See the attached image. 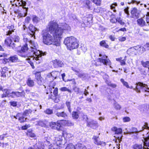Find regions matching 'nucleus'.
Here are the masks:
<instances>
[{"label":"nucleus","instance_id":"f257e3e1","mask_svg":"<svg viewBox=\"0 0 149 149\" xmlns=\"http://www.w3.org/2000/svg\"><path fill=\"white\" fill-rule=\"evenodd\" d=\"M42 32V35L43 38V42L45 44L48 45L53 44L57 46L60 45V42L59 40H56L54 36L45 31L43 30Z\"/></svg>","mask_w":149,"mask_h":149},{"label":"nucleus","instance_id":"f03ea898","mask_svg":"<svg viewBox=\"0 0 149 149\" xmlns=\"http://www.w3.org/2000/svg\"><path fill=\"white\" fill-rule=\"evenodd\" d=\"M31 47V49L30 50L33 53V54L35 55V56L33 57V59L37 64H39L42 61L41 56L45 55L46 53L43 52L42 51L38 50L36 48V47L34 45H33L34 47H33V45Z\"/></svg>","mask_w":149,"mask_h":149},{"label":"nucleus","instance_id":"7ed1b4c3","mask_svg":"<svg viewBox=\"0 0 149 149\" xmlns=\"http://www.w3.org/2000/svg\"><path fill=\"white\" fill-rule=\"evenodd\" d=\"M64 43L70 50L77 48L79 46L77 39L72 36L66 38L64 40Z\"/></svg>","mask_w":149,"mask_h":149},{"label":"nucleus","instance_id":"20e7f679","mask_svg":"<svg viewBox=\"0 0 149 149\" xmlns=\"http://www.w3.org/2000/svg\"><path fill=\"white\" fill-rule=\"evenodd\" d=\"M20 40V38L18 36H15L12 37V39L9 38H8L6 39L4 41L5 44L14 50H16L17 49V47L20 46H17L16 44L13 42L12 40L15 42L19 43Z\"/></svg>","mask_w":149,"mask_h":149},{"label":"nucleus","instance_id":"39448f33","mask_svg":"<svg viewBox=\"0 0 149 149\" xmlns=\"http://www.w3.org/2000/svg\"><path fill=\"white\" fill-rule=\"evenodd\" d=\"M147 136L144 139L143 142V146L141 144H135L133 146L134 149H149V134H146Z\"/></svg>","mask_w":149,"mask_h":149},{"label":"nucleus","instance_id":"423d86ee","mask_svg":"<svg viewBox=\"0 0 149 149\" xmlns=\"http://www.w3.org/2000/svg\"><path fill=\"white\" fill-rule=\"evenodd\" d=\"M136 86L135 88H134V90L137 92L140 93L141 90L143 92H149V88L148 87L147 85L140 82L136 83Z\"/></svg>","mask_w":149,"mask_h":149},{"label":"nucleus","instance_id":"0eeeda50","mask_svg":"<svg viewBox=\"0 0 149 149\" xmlns=\"http://www.w3.org/2000/svg\"><path fill=\"white\" fill-rule=\"evenodd\" d=\"M111 130L112 131L115 132L116 136H114L117 139L119 142L120 143L121 141L122 135H121L122 133V129L121 128H118L116 127H114L112 128Z\"/></svg>","mask_w":149,"mask_h":149},{"label":"nucleus","instance_id":"6e6552de","mask_svg":"<svg viewBox=\"0 0 149 149\" xmlns=\"http://www.w3.org/2000/svg\"><path fill=\"white\" fill-rule=\"evenodd\" d=\"M48 26L49 31L52 34L54 33L55 30L59 26V25L54 21L50 22Z\"/></svg>","mask_w":149,"mask_h":149},{"label":"nucleus","instance_id":"1a4fd4ad","mask_svg":"<svg viewBox=\"0 0 149 149\" xmlns=\"http://www.w3.org/2000/svg\"><path fill=\"white\" fill-rule=\"evenodd\" d=\"M33 74L35 75V78L36 79L38 84L39 85H43L44 82L43 79L41 77L40 72H33Z\"/></svg>","mask_w":149,"mask_h":149},{"label":"nucleus","instance_id":"9d476101","mask_svg":"<svg viewBox=\"0 0 149 149\" xmlns=\"http://www.w3.org/2000/svg\"><path fill=\"white\" fill-rule=\"evenodd\" d=\"M63 32V30L59 26L55 30L54 33H53V34H54L53 36L54 38H56V39H55L56 40H59L60 41V39L61 37V36H62Z\"/></svg>","mask_w":149,"mask_h":149},{"label":"nucleus","instance_id":"9b49d317","mask_svg":"<svg viewBox=\"0 0 149 149\" xmlns=\"http://www.w3.org/2000/svg\"><path fill=\"white\" fill-rule=\"evenodd\" d=\"M25 93L24 91H23L21 92L17 91H13L10 93V96L12 98H14L15 97H24L25 96Z\"/></svg>","mask_w":149,"mask_h":149},{"label":"nucleus","instance_id":"f8f14e48","mask_svg":"<svg viewBox=\"0 0 149 149\" xmlns=\"http://www.w3.org/2000/svg\"><path fill=\"white\" fill-rule=\"evenodd\" d=\"M131 17L135 19H137L139 17L140 14L139 11L135 8H134L131 12Z\"/></svg>","mask_w":149,"mask_h":149},{"label":"nucleus","instance_id":"ddd939ff","mask_svg":"<svg viewBox=\"0 0 149 149\" xmlns=\"http://www.w3.org/2000/svg\"><path fill=\"white\" fill-rule=\"evenodd\" d=\"M29 31L28 32V34L29 35L31 36V37L34 36L35 32L36 31H38V30L37 28L34 26L32 24H30L29 26Z\"/></svg>","mask_w":149,"mask_h":149},{"label":"nucleus","instance_id":"4468645a","mask_svg":"<svg viewBox=\"0 0 149 149\" xmlns=\"http://www.w3.org/2000/svg\"><path fill=\"white\" fill-rule=\"evenodd\" d=\"M108 57L105 55H103L102 58H99L98 60L100 62L102 63L103 64L107 65H110L111 63L109 59H107Z\"/></svg>","mask_w":149,"mask_h":149},{"label":"nucleus","instance_id":"2eb2a0df","mask_svg":"<svg viewBox=\"0 0 149 149\" xmlns=\"http://www.w3.org/2000/svg\"><path fill=\"white\" fill-rule=\"evenodd\" d=\"M55 115L59 117H62L66 118L68 117V115L66 112L64 111H61L56 109L54 111Z\"/></svg>","mask_w":149,"mask_h":149},{"label":"nucleus","instance_id":"dca6fc26","mask_svg":"<svg viewBox=\"0 0 149 149\" xmlns=\"http://www.w3.org/2000/svg\"><path fill=\"white\" fill-rule=\"evenodd\" d=\"M87 126L95 129L98 127V125L97 121L92 120L88 122Z\"/></svg>","mask_w":149,"mask_h":149},{"label":"nucleus","instance_id":"f3484780","mask_svg":"<svg viewBox=\"0 0 149 149\" xmlns=\"http://www.w3.org/2000/svg\"><path fill=\"white\" fill-rule=\"evenodd\" d=\"M56 72H52L47 74L46 79L49 81H53L56 77Z\"/></svg>","mask_w":149,"mask_h":149},{"label":"nucleus","instance_id":"a211bd4d","mask_svg":"<svg viewBox=\"0 0 149 149\" xmlns=\"http://www.w3.org/2000/svg\"><path fill=\"white\" fill-rule=\"evenodd\" d=\"M59 26L61 29L63 31H70V27L66 23H62L60 24Z\"/></svg>","mask_w":149,"mask_h":149},{"label":"nucleus","instance_id":"6ab92c4d","mask_svg":"<svg viewBox=\"0 0 149 149\" xmlns=\"http://www.w3.org/2000/svg\"><path fill=\"white\" fill-rule=\"evenodd\" d=\"M98 139L99 136H93L92 139L93 140L94 143L98 146H105L106 144L103 141H100Z\"/></svg>","mask_w":149,"mask_h":149},{"label":"nucleus","instance_id":"aec40b11","mask_svg":"<svg viewBox=\"0 0 149 149\" xmlns=\"http://www.w3.org/2000/svg\"><path fill=\"white\" fill-rule=\"evenodd\" d=\"M58 89L57 88H55L53 91V94L54 96L51 95L50 98L52 99L55 102H57L59 101V99L57 100V96H58Z\"/></svg>","mask_w":149,"mask_h":149},{"label":"nucleus","instance_id":"412c9836","mask_svg":"<svg viewBox=\"0 0 149 149\" xmlns=\"http://www.w3.org/2000/svg\"><path fill=\"white\" fill-rule=\"evenodd\" d=\"M53 65L55 68L58 67H62L64 66V64L63 62L59 60L56 59L53 61Z\"/></svg>","mask_w":149,"mask_h":149},{"label":"nucleus","instance_id":"4be33fe9","mask_svg":"<svg viewBox=\"0 0 149 149\" xmlns=\"http://www.w3.org/2000/svg\"><path fill=\"white\" fill-rule=\"evenodd\" d=\"M140 47H141V46L139 45H138L134 47H131L128 49L127 51V53L130 55L135 54V53H131V51H135V50L138 49Z\"/></svg>","mask_w":149,"mask_h":149},{"label":"nucleus","instance_id":"5701e85b","mask_svg":"<svg viewBox=\"0 0 149 149\" xmlns=\"http://www.w3.org/2000/svg\"><path fill=\"white\" fill-rule=\"evenodd\" d=\"M137 24L140 26L143 27L146 26V23L145 20L142 18L138 19L137 20Z\"/></svg>","mask_w":149,"mask_h":149},{"label":"nucleus","instance_id":"b1692460","mask_svg":"<svg viewBox=\"0 0 149 149\" xmlns=\"http://www.w3.org/2000/svg\"><path fill=\"white\" fill-rule=\"evenodd\" d=\"M10 72L8 70V68L6 67H4L2 69L1 72V76L4 77H6L7 76H8V74Z\"/></svg>","mask_w":149,"mask_h":149},{"label":"nucleus","instance_id":"393cba45","mask_svg":"<svg viewBox=\"0 0 149 149\" xmlns=\"http://www.w3.org/2000/svg\"><path fill=\"white\" fill-rule=\"evenodd\" d=\"M26 84L29 87H32L34 86L35 82L34 80L32 79L30 77H29L27 79Z\"/></svg>","mask_w":149,"mask_h":149},{"label":"nucleus","instance_id":"a878e982","mask_svg":"<svg viewBox=\"0 0 149 149\" xmlns=\"http://www.w3.org/2000/svg\"><path fill=\"white\" fill-rule=\"evenodd\" d=\"M23 8L24 9H25V12L23 13H19L18 15L17 16V17L18 18H19L23 17H25L26 16L27 14V11L29 9L28 8L25 7L24 8Z\"/></svg>","mask_w":149,"mask_h":149},{"label":"nucleus","instance_id":"bb28decb","mask_svg":"<svg viewBox=\"0 0 149 149\" xmlns=\"http://www.w3.org/2000/svg\"><path fill=\"white\" fill-rule=\"evenodd\" d=\"M9 61L12 63L16 62L18 61V59L17 56L15 55L10 57L8 58Z\"/></svg>","mask_w":149,"mask_h":149},{"label":"nucleus","instance_id":"cd10ccee","mask_svg":"<svg viewBox=\"0 0 149 149\" xmlns=\"http://www.w3.org/2000/svg\"><path fill=\"white\" fill-rule=\"evenodd\" d=\"M7 28L9 29V30L6 32V35L10 36L12 34L13 32H14V30H15L14 29V26L13 25H11L8 26Z\"/></svg>","mask_w":149,"mask_h":149},{"label":"nucleus","instance_id":"c85d7f7f","mask_svg":"<svg viewBox=\"0 0 149 149\" xmlns=\"http://www.w3.org/2000/svg\"><path fill=\"white\" fill-rule=\"evenodd\" d=\"M61 124L67 126H71L73 125L74 124L69 120H61Z\"/></svg>","mask_w":149,"mask_h":149},{"label":"nucleus","instance_id":"c756f323","mask_svg":"<svg viewBox=\"0 0 149 149\" xmlns=\"http://www.w3.org/2000/svg\"><path fill=\"white\" fill-rule=\"evenodd\" d=\"M78 76L81 78L84 79H85L88 77V74L80 72L78 74H77Z\"/></svg>","mask_w":149,"mask_h":149},{"label":"nucleus","instance_id":"7c9ffc66","mask_svg":"<svg viewBox=\"0 0 149 149\" xmlns=\"http://www.w3.org/2000/svg\"><path fill=\"white\" fill-rule=\"evenodd\" d=\"M63 134L64 137L67 139H70L73 136L72 134L66 131H63Z\"/></svg>","mask_w":149,"mask_h":149},{"label":"nucleus","instance_id":"2f4dec72","mask_svg":"<svg viewBox=\"0 0 149 149\" xmlns=\"http://www.w3.org/2000/svg\"><path fill=\"white\" fill-rule=\"evenodd\" d=\"M38 125L42 127H45L47 124H48V122L45 120L39 121L37 122Z\"/></svg>","mask_w":149,"mask_h":149},{"label":"nucleus","instance_id":"473e14b6","mask_svg":"<svg viewBox=\"0 0 149 149\" xmlns=\"http://www.w3.org/2000/svg\"><path fill=\"white\" fill-rule=\"evenodd\" d=\"M32 19L34 23H37L40 21V18L35 15H33L32 16Z\"/></svg>","mask_w":149,"mask_h":149},{"label":"nucleus","instance_id":"72a5a7b5","mask_svg":"<svg viewBox=\"0 0 149 149\" xmlns=\"http://www.w3.org/2000/svg\"><path fill=\"white\" fill-rule=\"evenodd\" d=\"M141 65L145 68H148L149 69V61L144 62L143 61H141Z\"/></svg>","mask_w":149,"mask_h":149},{"label":"nucleus","instance_id":"f704fd0d","mask_svg":"<svg viewBox=\"0 0 149 149\" xmlns=\"http://www.w3.org/2000/svg\"><path fill=\"white\" fill-rule=\"evenodd\" d=\"M116 61L120 62V65H125L126 64V60L122 59V57L116 58Z\"/></svg>","mask_w":149,"mask_h":149},{"label":"nucleus","instance_id":"c9c22d12","mask_svg":"<svg viewBox=\"0 0 149 149\" xmlns=\"http://www.w3.org/2000/svg\"><path fill=\"white\" fill-rule=\"evenodd\" d=\"M18 54L20 56L24 58L30 56L29 54L27 53V52H22L19 51L18 52Z\"/></svg>","mask_w":149,"mask_h":149},{"label":"nucleus","instance_id":"e433bc0d","mask_svg":"<svg viewBox=\"0 0 149 149\" xmlns=\"http://www.w3.org/2000/svg\"><path fill=\"white\" fill-rule=\"evenodd\" d=\"M28 48L27 47V45L25 44L21 48V51L20 52H27L28 51Z\"/></svg>","mask_w":149,"mask_h":149},{"label":"nucleus","instance_id":"4c0bfd02","mask_svg":"<svg viewBox=\"0 0 149 149\" xmlns=\"http://www.w3.org/2000/svg\"><path fill=\"white\" fill-rule=\"evenodd\" d=\"M33 111L29 109L25 110L23 113V115L24 116H28L30 114L33 112Z\"/></svg>","mask_w":149,"mask_h":149},{"label":"nucleus","instance_id":"58836bf2","mask_svg":"<svg viewBox=\"0 0 149 149\" xmlns=\"http://www.w3.org/2000/svg\"><path fill=\"white\" fill-rule=\"evenodd\" d=\"M25 116L23 115V116H20L18 120L21 123L26 121L27 118L25 117Z\"/></svg>","mask_w":149,"mask_h":149},{"label":"nucleus","instance_id":"ea45409f","mask_svg":"<svg viewBox=\"0 0 149 149\" xmlns=\"http://www.w3.org/2000/svg\"><path fill=\"white\" fill-rule=\"evenodd\" d=\"M72 117L74 119H77L79 117L78 112L76 111H73L72 113Z\"/></svg>","mask_w":149,"mask_h":149},{"label":"nucleus","instance_id":"a19ab883","mask_svg":"<svg viewBox=\"0 0 149 149\" xmlns=\"http://www.w3.org/2000/svg\"><path fill=\"white\" fill-rule=\"evenodd\" d=\"M100 46L104 47L106 48H108L109 45L106 43V42L104 40H102L100 42Z\"/></svg>","mask_w":149,"mask_h":149},{"label":"nucleus","instance_id":"79ce46f5","mask_svg":"<svg viewBox=\"0 0 149 149\" xmlns=\"http://www.w3.org/2000/svg\"><path fill=\"white\" fill-rule=\"evenodd\" d=\"M139 109L141 111H146L147 110V107L143 105L139 106Z\"/></svg>","mask_w":149,"mask_h":149},{"label":"nucleus","instance_id":"37998d69","mask_svg":"<svg viewBox=\"0 0 149 149\" xmlns=\"http://www.w3.org/2000/svg\"><path fill=\"white\" fill-rule=\"evenodd\" d=\"M20 2H21V3L19 2V6H22L23 8H24L25 7V6H26V2L25 1H24L23 0H21Z\"/></svg>","mask_w":149,"mask_h":149},{"label":"nucleus","instance_id":"c03bdc74","mask_svg":"<svg viewBox=\"0 0 149 149\" xmlns=\"http://www.w3.org/2000/svg\"><path fill=\"white\" fill-rule=\"evenodd\" d=\"M65 104L66 106H67L68 111L70 113H71L72 111L70 108V102L69 101H67L66 102Z\"/></svg>","mask_w":149,"mask_h":149},{"label":"nucleus","instance_id":"a18cd8bd","mask_svg":"<svg viewBox=\"0 0 149 149\" xmlns=\"http://www.w3.org/2000/svg\"><path fill=\"white\" fill-rule=\"evenodd\" d=\"M132 131L131 132H128V133L129 134H133L134 133H138L139 131H138L137 130V129L135 127L132 128Z\"/></svg>","mask_w":149,"mask_h":149},{"label":"nucleus","instance_id":"49530a36","mask_svg":"<svg viewBox=\"0 0 149 149\" xmlns=\"http://www.w3.org/2000/svg\"><path fill=\"white\" fill-rule=\"evenodd\" d=\"M50 127L53 129H55L56 126V123L51 122L49 123Z\"/></svg>","mask_w":149,"mask_h":149},{"label":"nucleus","instance_id":"de8ad7c7","mask_svg":"<svg viewBox=\"0 0 149 149\" xmlns=\"http://www.w3.org/2000/svg\"><path fill=\"white\" fill-rule=\"evenodd\" d=\"M120 81L123 83V85L126 86L127 88H129L128 83L125 81L123 79H121Z\"/></svg>","mask_w":149,"mask_h":149},{"label":"nucleus","instance_id":"09e8293b","mask_svg":"<svg viewBox=\"0 0 149 149\" xmlns=\"http://www.w3.org/2000/svg\"><path fill=\"white\" fill-rule=\"evenodd\" d=\"M61 121H58L57 123H56V126L55 129L59 130L60 129V127H61Z\"/></svg>","mask_w":149,"mask_h":149},{"label":"nucleus","instance_id":"8fccbe9b","mask_svg":"<svg viewBox=\"0 0 149 149\" xmlns=\"http://www.w3.org/2000/svg\"><path fill=\"white\" fill-rule=\"evenodd\" d=\"M44 112L48 114H51L53 113V111L52 109H48L44 111Z\"/></svg>","mask_w":149,"mask_h":149},{"label":"nucleus","instance_id":"3c124183","mask_svg":"<svg viewBox=\"0 0 149 149\" xmlns=\"http://www.w3.org/2000/svg\"><path fill=\"white\" fill-rule=\"evenodd\" d=\"M60 90L62 91H68L69 93H71V91L70 90L68 89L65 87L61 88H60Z\"/></svg>","mask_w":149,"mask_h":149},{"label":"nucleus","instance_id":"603ef678","mask_svg":"<svg viewBox=\"0 0 149 149\" xmlns=\"http://www.w3.org/2000/svg\"><path fill=\"white\" fill-rule=\"evenodd\" d=\"M3 91L4 92L5 94L8 97H10V93L9 91H8V89H4L3 90Z\"/></svg>","mask_w":149,"mask_h":149},{"label":"nucleus","instance_id":"864d4df0","mask_svg":"<svg viewBox=\"0 0 149 149\" xmlns=\"http://www.w3.org/2000/svg\"><path fill=\"white\" fill-rule=\"evenodd\" d=\"M114 108L116 109H120L121 108V106L117 103L115 102L114 104Z\"/></svg>","mask_w":149,"mask_h":149},{"label":"nucleus","instance_id":"5fc2aeb1","mask_svg":"<svg viewBox=\"0 0 149 149\" xmlns=\"http://www.w3.org/2000/svg\"><path fill=\"white\" fill-rule=\"evenodd\" d=\"M107 83L109 86L113 88H115L117 86V85L116 84L112 83L110 82H108Z\"/></svg>","mask_w":149,"mask_h":149},{"label":"nucleus","instance_id":"6e6d98bb","mask_svg":"<svg viewBox=\"0 0 149 149\" xmlns=\"http://www.w3.org/2000/svg\"><path fill=\"white\" fill-rule=\"evenodd\" d=\"M90 1L89 0H84L83 1L84 4L87 6L89 5Z\"/></svg>","mask_w":149,"mask_h":149},{"label":"nucleus","instance_id":"4d7b16f0","mask_svg":"<svg viewBox=\"0 0 149 149\" xmlns=\"http://www.w3.org/2000/svg\"><path fill=\"white\" fill-rule=\"evenodd\" d=\"M63 140L62 137L61 136H59L56 137L55 139V141H62Z\"/></svg>","mask_w":149,"mask_h":149},{"label":"nucleus","instance_id":"13d9d810","mask_svg":"<svg viewBox=\"0 0 149 149\" xmlns=\"http://www.w3.org/2000/svg\"><path fill=\"white\" fill-rule=\"evenodd\" d=\"M123 120L124 122H128L130 120V119L129 117H126L123 118Z\"/></svg>","mask_w":149,"mask_h":149},{"label":"nucleus","instance_id":"bf43d9fd","mask_svg":"<svg viewBox=\"0 0 149 149\" xmlns=\"http://www.w3.org/2000/svg\"><path fill=\"white\" fill-rule=\"evenodd\" d=\"M100 0H93V2L97 5H99L100 4Z\"/></svg>","mask_w":149,"mask_h":149},{"label":"nucleus","instance_id":"052dcab7","mask_svg":"<svg viewBox=\"0 0 149 149\" xmlns=\"http://www.w3.org/2000/svg\"><path fill=\"white\" fill-rule=\"evenodd\" d=\"M143 130L144 129H146L149 130V127L148 126V124L147 123H145L143 126L142 127Z\"/></svg>","mask_w":149,"mask_h":149},{"label":"nucleus","instance_id":"680f3d73","mask_svg":"<svg viewBox=\"0 0 149 149\" xmlns=\"http://www.w3.org/2000/svg\"><path fill=\"white\" fill-rule=\"evenodd\" d=\"M74 149V145L72 144L68 145L66 147L65 149Z\"/></svg>","mask_w":149,"mask_h":149},{"label":"nucleus","instance_id":"e2e57ef3","mask_svg":"<svg viewBox=\"0 0 149 149\" xmlns=\"http://www.w3.org/2000/svg\"><path fill=\"white\" fill-rule=\"evenodd\" d=\"M129 8L127 7L125 8L124 10V11L125 13L127 14V17H128L130 15L129 11H128Z\"/></svg>","mask_w":149,"mask_h":149},{"label":"nucleus","instance_id":"0e129e2a","mask_svg":"<svg viewBox=\"0 0 149 149\" xmlns=\"http://www.w3.org/2000/svg\"><path fill=\"white\" fill-rule=\"evenodd\" d=\"M140 49L139 50V51L141 53H142L145 51H146L145 48H144L143 47L141 46V47L139 48Z\"/></svg>","mask_w":149,"mask_h":149},{"label":"nucleus","instance_id":"69168bd1","mask_svg":"<svg viewBox=\"0 0 149 149\" xmlns=\"http://www.w3.org/2000/svg\"><path fill=\"white\" fill-rule=\"evenodd\" d=\"M11 105L13 107H15L17 105V103L15 101H12L10 102Z\"/></svg>","mask_w":149,"mask_h":149},{"label":"nucleus","instance_id":"338daca9","mask_svg":"<svg viewBox=\"0 0 149 149\" xmlns=\"http://www.w3.org/2000/svg\"><path fill=\"white\" fill-rule=\"evenodd\" d=\"M126 40V38L125 37H120L118 38V40L120 41H124Z\"/></svg>","mask_w":149,"mask_h":149},{"label":"nucleus","instance_id":"774afa93","mask_svg":"<svg viewBox=\"0 0 149 149\" xmlns=\"http://www.w3.org/2000/svg\"><path fill=\"white\" fill-rule=\"evenodd\" d=\"M31 20L30 17H29L28 16L26 17L25 19V22L27 23H28L29 22V21Z\"/></svg>","mask_w":149,"mask_h":149}]
</instances>
